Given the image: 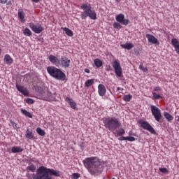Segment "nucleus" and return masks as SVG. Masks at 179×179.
I'll return each instance as SVG.
<instances>
[{
    "label": "nucleus",
    "mask_w": 179,
    "mask_h": 179,
    "mask_svg": "<svg viewBox=\"0 0 179 179\" xmlns=\"http://www.w3.org/2000/svg\"><path fill=\"white\" fill-rule=\"evenodd\" d=\"M83 163L91 176H97L101 173V162L96 157L85 158Z\"/></svg>",
    "instance_id": "obj_1"
},
{
    "label": "nucleus",
    "mask_w": 179,
    "mask_h": 179,
    "mask_svg": "<svg viewBox=\"0 0 179 179\" xmlns=\"http://www.w3.org/2000/svg\"><path fill=\"white\" fill-rule=\"evenodd\" d=\"M51 176L61 177V172L52 169H48L44 166H40L36 171V175L33 179H52Z\"/></svg>",
    "instance_id": "obj_2"
},
{
    "label": "nucleus",
    "mask_w": 179,
    "mask_h": 179,
    "mask_svg": "<svg viewBox=\"0 0 179 179\" xmlns=\"http://www.w3.org/2000/svg\"><path fill=\"white\" fill-rule=\"evenodd\" d=\"M80 9L83 10V13H81V19L85 20L87 17H90L92 20H96L97 19V14L96 11L92 8V5L89 3H83L80 6Z\"/></svg>",
    "instance_id": "obj_3"
},
{
    "label": "nucleus",
    "mask_w": 179,
    "mask_h": 179,
    "mask_svg": "<svg viewBox=\"0 0 179 179\" xmlns=\"http://www.w3.org/2000/svg\"><path fill=\"white\" fill-rule=\"evenodd\" d=\"M47 72L52 78L57 79V80H65L66 79V75L59 69L54 66H49L47 68Z\"/></svg>",
    "instance_id": "obj_4"
},
{
    "label": "nucleus",
    "mask_w": 179,
    "mask_h": 179,
    "mask_svg": "<svg viewBox=\"0 0 179 179\" xmlns=\"http://www.w3.org/2000/svg\"><path fill=\"white\" fill-rule=\"evenodd\" d=\"M103 122L105 124V127L112 132L115 131L117 128H120V126L121 125L118 119L115 117L108 118Z\"/></svg>",
    "instance_id": "obj_5"
},
{
    "label": "nucleus",
    "mask_w": 179,
    "mask_h": 179,
    "mask_svg": "<svg viewBox=\"0 0 179 179\" xmlns=\"http://www.w3.org/2000/svg\"><path fill=\"white\" fill-rule=\"evenodd\" d=\"M150 110L155 120H156L157 122H160V120H162V110H160L157 106L154 105L150 106Z\"/></svg>",
    "instance_id": "obj_6"
},
{
    "label": "nucleus",
    "mask_w": 179,
    "mask_h": 179,
    "mask_svg": "<svg viewBox=\"0 0 179 179\" xmlns=\"http://www.w3.org/2000/svg\"><path fill=\"white\" fill-rule=\"evenodd\" d=\"M138 124L139 125H141L143 129H146V131H148L149 132H150V134H152V135L156 134V131H155L153 127H152V125H150V124H149V122H148L147 121L141 120L138 121Z\"/></svg>",
    "instance_id": "obj_7"
},
{
    "label": "nucleus",
    "mask_w": 179,
    "mask_h": 179,
    "mask_svg": "<svg viewBox=\"0 0 179 179\" xmlns=\"http://www.w3.org/2000/svg\"><path fill=\"white\" fill-rule=\"evenodd\" d=\"M112 66L115 70V74L119 78L122 76V68L121 67V64L118 59H115L112 62Z\"/></svg>",
    "instance_id": "obj_8"
},
{
    "label": "nucleus",
    "mask_w": 179,
    "mask_h": 179,
    "mask_svg": "<svg viewBox=\"0 0 179 179\" xmlns=\"http://www.w3.org/2000/svg\"><path fill=\"white\" fill-rule=\"evenodd\" d=\"M71 62L69 58L62 56L59 63V66H61V68H64V69H68L69 68H71Z\"/></svg>",
    "instance_id": "obj_9"
},
{
    "label": "nucleus",
    "mask_w": 179,
    "mask_h": 179,
    "mask_svg": "<svg viewBox=\"0 0 179 179\" xmlns=\"http://www.w3.org/2000/svg\"><path fill=\"white\" fill-rule=\"evenodd\" d=\"M29 26L31 30H32V31H34V33H36V34H40V33H41V31L44 30V29L43 28V25L40 24H34V23L30 22L29 24Z\"/></svg>",
    "instance_id": "obj_10"
},
{
    "label": "nucleus",
    "mask_w": 179,
    "mask_h": 179,
    "mask_svg": "<svg viewBox=\"0 0 179 179\" xmlns=\"http://www.w3.org/2000/svg\"><path fill=\"white\" fill-rule=\"evenodd\" d=\"M116 21L121 24H124V26H127L129 23V20L125 19V15L124 14H119L116 16Z\"/></svg>",
    "instance_id": "obj_11"
},
{
    "label": "nucleus",
    "mask_w": 179,
    "mask_h": 179,
    "mask_svg": "<svg viewBox=\"0 0 179 179\" xmlns=\"http://www.w3.org/2000/svg\"><path fill=\"white\" fill-rule=\"evenodd\" d=\"M42 99L46 101H51V100H52V93L48 90H45L42 94Z\"/></svg>",
    "instance_id": "obj_12"
},
{
    "label": "nucleus",
    "mask_w": 179,
    "mask_h": 179,
    "mask_svg": "<svg viewBox=\"0 0 179 179\" xmlns=\"http://www.w3.org/2000/svg\"><path fill=\"white\" fill-rule=\"evenodd\" d=\"M145 37L146 38H148V43H151V44H156L157 45H159V44H160L157 38H156V37H155V36L152 34H147L145 35Z\"/></svg>",
    "instance_id": "obj_13"
},
{
    "label": "nucleus",
    "mask_w": 179,
    "mask_h": 179,
    "mask_svg": "<svg viewBox=\"0 0 179 179\" xmlns=\"http://www.w3.org/2000/svg\"><path fill=\"white\" fill-rule=\"evenodd\" d=\"M16 89L17 90H18V92H20V93H22L23 96H29V90H27V88L18 84H16Z\"/></svg>",
    "instance_id": "obj_14"
},
{
    "label": "nucleus",
    "mask_w": 179,
    "mask_h": 179,
    "mask_svg": "<svg viewBox=\"0 0 179 179\" xmlns=\"http://www.w3.org/2000/svg\"><path fill=\"white\" fill-rule=\"evenodd\" d=\"M48 59L50 62H51V64H52L53 65H56V66H59L60 59H58V57L55 55H50L48 56Z\"/></svg>",
    "instance_id": "obj_15"
},
{
    "label": "nucleus",
    "mask_w": 179,
    "mask_h": 179,
    "mask_svg": "<svg viewBox=\"0 0 179 179\" xmlns=\"http://www.w3.org/2000/svg\"><path fill=\"white\" fill-rule=\"evenodd\" d=\"M106 92H107V90L106 89V86H104V85L99 84L98 85V94L101 96V97L106 96Z\"/></svg>",
    "instance_id": "obj_16"
},
{
    "label": "nucleus",
    "mask_w": 179,
    "mask_h": 179,
    "mask_svg": "<svg viewBox=\"0 0 179 179\" xmlns=\"http://www.w3.org/2000/svg\"><path fill=\"white\" fill-rule=\"evenodd\" d=\"M66 101L69 103L70 107L73 108V110H76V103H75V101H73V99L67 96L66 97Z\"/></svg>",
    "instance_id": "obj_17"
},
{
    "label": "nucleus",
    "mask_w": 179,
    "mask_h": 179,
    "mask_svg": "<svg viewBox=\"0 0 179 179\" xmlns=\"http://www.w3.org/2000/svg\"><path fill=\"white\" fill-rule=\"evenodd\" d=\"M171 43L175 48V51L179 54V41H178L177 38H173Z\"/></svg>",
    "instance_id": "obj_18"
},
{
    "label": "nucleus",
    "mask_w": 179,
    "mask_h": 179,
    "mask_svg": "<svg viewBox=\"0 0 179 179\" xmlns=\"http://www.w3.org/2000/svg\"><path fill=\"white\" fill-rule=\"evenodd\" d=\"M3 61L7 65H12V64H13V59H12L9 55H6L4 56Z\"/></svg>",
    "instance_id": "obj_19"
},
{
    "label": "nucleus",
    "mask_w": 179,
    "mask_h": 179,
    "mask_svg": "<svg viewBox=\"0 0 179 179\" xmlns=\"http://www.w3.org/2000/svg\"><path fill=\"white\" fill-rule=\"evenodd\" d=\"M17 15L18 19L21 22V23H24V22H26V20L24 19V13H23V10H19Z\"/></svg>",
    "instance_id": "obj_20"
},
{
    "label": "nucleus",
    "mask_w": 179,
    "mask_h": 179,
    "mask_svg": "<svg viewBox=\"0 0 179 179\" xmlns=\"http://www.w3.org/2000/svg\"><path fill=\"white\" fill-rule=\"evenodd\" d=\"M25 138L27 139H33L34 138V134H33V130L28 129L26 131Z\"/></svg>",
    "instance_id": "obj_21"
},
{
    "label": "nucleus",
    "mask_w": 179,
    "mask_h": 179,
    "mask_svg": "<svg viewBox=\"0 0 179 179\" xmlns=\"http://www.w3.org/2000/svg\"><path fill=\"white\" fill-rule=\"evenodd\" d=\"M120 46L122 47V48H124V50H128L129 51V50H132V48H134V47L133 43H127L125 44H122V45H120Z\"/></svg>",
    "instance_id": "obj_22"
},
{
    "label": "nucleus",
    "mask_w": 179,
    "mask_h": 179,
    "mask_svg": "<svg viewBox=\"0 0 179 179\" xmlns=\"http://www.w3.org/2000/svg\"><path fill=\"white\" fill-rule=\"evenodd\" d=\"M94 64L96 68H101V66H103V61L100 59H95L94 60Z\"/></svg>",
    "instance_id": "obj_23"
},
{
    "label": "nucleus",
    "mask_w": 179,
    "mask_h": 179,
    "mask_svg": "<svg viewBox=\"0 0 179 179\" xmlns=\"http://www.w3.org/2000/svg\"><path fill=\"white\" fill-rule=\"evenodd\" d=\"M164 117L166 118V120H167V121L169 122H171V121L173 120H174V117H173V115L169 114L168 112H164Z\"/></svg>",
    "instance_id": "obj_24"
},
{
    "label": "nucleus",
    "mask_w": 179,
    "mask_h": 179,
    "mask_svg": "<svg viewBox=\"0 0 179 179\" xmlns=\"http://www.w3.org/2000/svg\"><path fill=\"white\" fill-rule=\"evenodd\" d=\"M62 30H64L66 36H69V37H72V36H73V31H72V30L69 29V28L62 27Z\"/></svg>",
    "instance_id": "obj_25"
},
{
    "label": "nucleus",
    "mask_w": 179,
    "mask_h": 179,
    "mask_svg": "<svg viewBox=\"0 0 179 179\" xmlns=\"http://www.w3.org/2000/svg\"><path fill=\"white\" fill-rule=\"evenodd\" d=\"M21 113L23 114V115H25V117H28V118H33V115L30 113V112L27 111L26 109H21Z\"/></svg>",
    "instance_id": "obj_26"
},
{
    "label": "nucleus",
    "mask_w": 179,
    "mask_h": 179,
    "mask_svg": "<svg viewBox=\"0 0 179 179\" xmlns=\"http://www.w3.org/2000/svg\"><path fill=\"white\" fill-rule=\"evenodd\" d=\"M23 150V148H21L20 147H13L11 148L12 153H21Z\"/></svg>",
    "instance_id": "obj_27"
},
{
    "label": "nucleus",
    "mask_w": 179,
    "mask_h": 179,
    "mask_svg": "<svg viewBox=\"0 0 179 179\" xmlns=\"http://www.w3.org/2000/svg\"><path fill=\"white\" fill-rule=\"evenodd\" d=\"M92 85H94V79H89L85 83V87H90Z\"/></svg>",
    "instance_id": "obj_28"
},
{
    "label": "nucleus",
    "mask_w": 179,
    "mask_h": 179,
    "mask_svg": "<svg viewBox=\"0 0 179 179\" xmlns=\"http://www.w3.org/2000/svg\"><path fill=\"white\" fill-rule=\"evenodd\" d=\"M125 134V129L123 128L120 129L119 130H117L115 133L117 136H122Z\"/></svg>",
    "instance_id": "obj_29"
},
{
    "label": "nucleus",
    "mask_w": 179,
    "mask_h": 179,
    "mask_svg": "<svg viewBox=\"0 0 179 179\" xmlns=\"http://www.w3.org/2000/svg\"><path fill=\"white\" fill-rule=\"evenodd\" d=\"M23 34L24 36H26L27 37H30V36H31V31H30V29L29 28H25L23 30Z\"/></svg>",
    "instance_id": "obj_30"
},
{
    "label": "nucleus",
    "mask_w": 179,
    "mask_h": 179,
    "mask_svg": "<svg viewBox=\"0 0 179 179\" xmlns=\"http://www.w3.org/2000/svg\"><path fill=\"white\" fill-rule=\"evenodd\" d=\"M27 169V170H29V171L34 173L36 171V165L30 163L29 166H28Z\"/></svg>",
    "instance_id": "obj_31"
},
{
    "label": "nucleus",
    "mask_w": 179,
    "mask_h": 179,
    "mask_svg": "<svg viewBox=\"0 0 179 179\" xmlns=\"http://www.w3.org/2000/svg\"><path fill=\"white\" fill-rule=\"evenodd\" d=\"M36 133L41 136H44V135H45V131H44V130L40 127L36 128Z\"/></svg>",
    "instance_id": "obj_32"
},
{
    "label": "nucleus",
    "mask_w": 179,
    "mask_h": 179,
    "mask_svg": "<svg viewBox=\"0 0 179 179\" xmlns=\"http://www.w3.org/2000/svg\"><path fill=\"white\" fill-rule=\"evenodd\" d=\"M123 100L124 101H127V102L131 101V100H132V95L131 94L124 95Z\"/></svg>",
    "instance_id": "obj_33"
},
{
    "label": "nucleus",
    "mask_w": 179,
    "mask_h": 179,
    "mask_svg": "<svg viewBox=\"0 0 179 179\" xmlns=\"http://www.w3.org/2000/svg\"><path fill=\"white\" fill-rule=\"evenodd\" d=\"M80 178V173H74L71 176V178H72V179H78Z\"/></svg>",
    "instance_id": "obj_34"
},
{
    "label": "nucleus",
    "mask_w": 179,
    "mask_h": 179,
    "mask_svg": "<svg viewBox=\"0 0 179 179\" xmlns=\"http://www.w3.org/2000/svg\"><path fill=\"white\" fill-rule=\"evenodd\" d=\"M113 27L114 29H118L120 30V29H122V26H121V24H120V22H115L113 24Z\"/></svg>",
    "instance_id": "obj_35"
},
{
    "label": "nucleus",
    "mask_w": 179,
    "mask_h": 179,
    "mask_svg": "<svg viewBox=\"0 0 179 179\" xmlns=\"http://www.w3.org/2000/svg\"><path fill=\"white\" fill-rule=\"evenodd\" d=\"M152 96L156 100H159V99H163V96H160L156 92H153Z\"/></svg>",
    "instance_id": "obj_36"
},
{
    "label": "nucleus",
    "mask_w": 179,
    "mask_h": 179,
    "mask_svg": "<svg viewBox=\"0 0 179 179\" xmlns=\"http://www.w3.org/2000/svg\"><path fill=\"white\" fill-rule=\"evenodd\" d=\"M139 69H141V71H143V72H145V73L148 72V68L144 67L143 64H141L139 65Z\"/></svg>",
    "instance_id": "obj_37"
},
{
    "label": "nucleus",
    "mask_w": 179,
    "mask_h": 179,
    "mask_svg": "<svg viewBox=\"0 0 179 179\" xmlns=\"http://www.w3.org/2000/svg\"><path fill=\"white\" fill-rule=\"evenodd\" d=\"M159 171H161V173H163V174H167V173H169V170H167V168H159Z\"/></svg>",
    "instance_id": "obj_38"
},
{
    "label": "nucleus",
    "mask_w": 179,
    "mask_h": 179,
    "mask_svg": "<svg viewBox=\"0 0 179 179\" xmlns=\"http://www.w3.org/2000/svg\"><path fill=\"white\" fill-rule=\"evenodd\" d=\"M127 141L129 142H135V137L127 136Z\"/></svg>",
    "instance_id": "obj_39"
},
{
    "label": "nucleus",
    "mask_w": 179,
    "mask_h": 179,
    "mask_svg": "<svg viewBox=\"0 0 179 179\" xmlns=\"http://www.w3.org/2000/svg\"><path fill=\"white\" fill-rule=\"evenodd\" d=\"M26 103H27V104H33L34 103V100H33L32 99L28 98L26 99Z\"/></svg>",
    "instance_id": "obj_40"
},
{
    "label": "nucleus",
    "mask_w": 179,
    "mask_h": 179,
    "mask_svg": "<svg viewBox=\"0 0 179 179\" xmlns=\"http://www.w3.org/2000/svg\"><path fill=\"white\" fill-rule=\"evenodd\" d=\"M154 90H155V92H159V91L162 90V88H161L160 87H155L154 88Z\"/></svg>",
    "instance_id": "obj_41"
},
{
    "label": "nucleus",
    "mask_w": 179,
    "mask_h": 179,
    "mask_svg": "<svg viewBox=\"0 0 179 179\" xmlns=\"http://www.w3.org/2000/svg\"><path fill=\"white\" fill-rule=\"evenodd\" d=\"M118 139H119V141H127V137L122 136V137L119 138Z\"/></svg>",
    "instance_id": "obj_42"
},
{
    "label": "nucleus",
    "mask_w": 179,
    "mask_h": 179,
    "mask_svg": "<svg viewBox=\"0 0 179 179\" xmlns=\"http://www.w3.org/2000/svg\"><path fill=\"white\" fill-rule=\"evenodd\" d=\"M8 2V0H0V3L5 4Z\"/></svg>",
    "instance_id": "obj_43"
},
{
    "label": "nucleus",
    "mask_w": 179,
    "mask_h": 179,
    "mask_svg": "<svg viewBox=\"0 0 179 179\" xmlns=\"http://www.w3.org/2000/svg\"><path fill=\"white\" fill-rule=\"evenodd\" d=\"M85 72H86V73H90V70L89 69H85Z\"/></svg>",
    "instance_id": "obj_44"
},
{
    "label": "nucleus",
    "mask_w": 179,
    "mask_h": 179,
    "mask_svg": "<svg viewBox=\"0 0 179 179\" xmlns=\"http://www.w3.org/2000/svg\"><path fill=\"white\" fill-rule=\"evenodd\" d=\"M121 90H124V89H123V88H121V87H117V92H120V91H121Z\"/></svg>",
    "instance_id": "obj_45"
},
{
    "label": "nucleus",
    "mask_w": 179,
    "mask_h": 179,
    "mask_svg": "<svg viewBox=\"0 0 179 179\" xmlns=\"http://www.w3.org/2000/svg\"><path fill=\"white\" fill-rule=\"evenodd\" d=\"M175 120L178 121V122H179V116H176L175 117Z\"/></svg>",
    "instance_id": "obj_46"
},
{
    "label": "nucleus",
    "mask_w": 179,
    "mask_h": 179,
    "mask_svg": "<svg viewBox=\"0 0 179 179\" xmlns=\"http://www.w3.org/2000/svg\"><path fill=\"white\" fill-rule=\"evenodd\" d=\"M11 124H12L13 127H15V126L17 127V125L16 123H15L13 122H11Z\"/></svg>",
    "instance_id": "obj_47"
},
{
    "label": "nucleus",
    "mask_w": 179,
    "mask_h": 179,
    "mask_svg": "<svg viewBox=\"0 0 179 179\" xmlns=\"http://www.w3.org/2000/svg\"><path fill=\"white\" fill-rule=\"evenodd\" d=\"M32 2H35L36 3H37L38 2H40V0H31Z\"/></svg>",
    "instance_id": "obj_48"
},
{
    "label": "nucleus",
    "mask_w": 179,
    "mask_h": 179,
    "mask_svg": "<svg viewBox=\"0 0 179 179\" xmlns=\"http://www.w3.org/2000/svg\"><path fill=\"white\" fill-rule=\"evenodd\" d=\"M121 0H115L116 2H120Z\"/></svg>",
    "instance_id": "obj_49"
},
{
    "label": "nucleus",
    "mask_w": 179,
    "mask_h": 179,
    "mask_svg": "<svg viewBox=\"0 0 179 179\" xmlns=\"http://www.w3.org/2000/svg\"><path fill=\"white\" fill-rule=\"evenodd\" d=\"M0 20H2V17L0 15Z\"/></svg>",
    "instance_id": "obj_50"
},
{
    "label": "nucleus",
    "mask_w": 179,
    "mask_h": 179,
    "mask_svg": "<svg viewBox=\"0 0 179 179\" xmlns=\"http://www.w3.org/2000/svg\"><path fill=\"white\" fill-rule=\"evenodd\" d=\"M107 68H111V66H107Z\"/></svg>",
    "instance_id": "obj_51"
},
{
    "label": "nucleus",
    "mask_w": 179,
    "mask_h": 179,
    "mask_svg": "<svg viewBox=\"0 0 179 179\" xmlns=\"http://www.w3.org/2000/svg\"><path fill=\"white\" fill-rule=\"evenodd\" d=\"M0 55H1V49H0Z\"/></svg>",
    "instance_id": "obj_52"
}]
</instances>
